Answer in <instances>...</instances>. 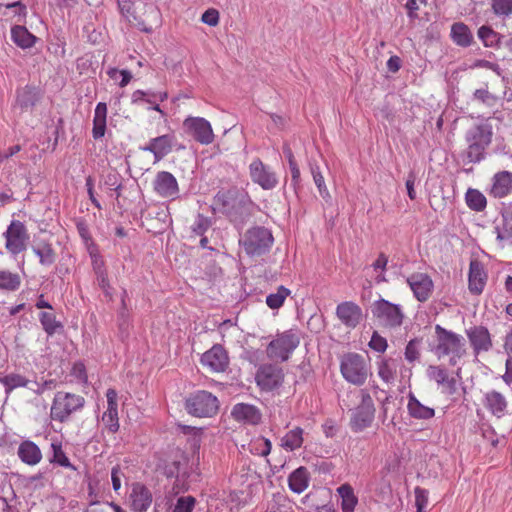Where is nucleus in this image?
I'll return each instance as SVG.
<instances>
[{
    "mask_svg": "<svg viewBox=\"0 0 512 512\" xmlns=\"http://www.w3.org/2000/svg\"><path fill=\"white\" fill-rule=\"evenodd\" d=\"M6 239V249L13 255H17L26 250L29 235L25 226H8L4 233Z\"/></svg>",
    "mask_w": 512,
    "mask_h": 512,
    "instance_id": "obj_13",
    "label": "nucleus"
},
{
    "mask_svg": "<svg viewBox=\"0 0 512 512\" xmlns=\"http://www.w3.org/2000/svg\"><path fill=\"white\" fill-rule=\"evenodd\" d=\"M467 206L474 211L480 212L486 208L487 199L478 189L469 188L465 194Z\"/></svg>",
    "mask_w": 512,
    "mask_h": 512,
    "instance_id": "obj_39",
    "label": "nucleus"
},
{
    "mask_svg": "<svg viewBox=\"0 0 512 512\" xmlns=\"http://www.w3.org/2000/svg\"><path fill=\"white\" fill-rule=\"evenodd\" d=\"M336 316L347 328H356L363 319L361 307L353 301H344L337 305Z\"/></svg>",
    "mask_w": 512,
    "mask_h": 512,
    "instance_id": "obj_11",
    "label": "nucleus"
},
{
    "mask_svg": "<svg viewBox=\"0 0 512 512\" xmlns=\"http://www.w3.org/2000/svg\"><path fill=\"white\" fill-rule=\"evenodd\" d=\"M473 99L477 100L487 106H493L497 97L488 91V88L476 89L473 93Z\"/></svg>",
    "mask_w": 512,
    "mask_h": 512,
    "instance_id": "obj_47",
    "label": "nucleus"
},
{
    "mask_svg": "<svg viewBox=\"0 0 512 512\" xmlns=\"http://www.w3.org/2000/svg\"><path fill=\"white\" fill-rule=\"evenodd\" d=\"M21 278L18 273L9 270L0 269V290L14 292L19 289Z\"/></svg>",
    "mask_w": 512,
    "mask_h": 512,
    "instance_id": "obj_36",
    "label": "nucleus"
},
{
    "mask_svg": "<svg viewBox=\"0 0 512 512\" xmlns=\"http://www.w3.org/2000/svg\"><path fill=\"white\" fill-rule=\"evenodd\" d=\"M485 405L493 414L499 416L505 411L507 402L502 394L491 391L485 396Z\"/></svg>",
    "mask_w": 512,
    "mask_h": 512,
    "instance_id": "obj_37",
    "label": "nucleus"
},
{
    "mask_svg": "<svg viewBox=\"0 0 512 512\" xmlns=\"http://www.w3.org/2000/svg\"><path fill=\"white\" fill-rule=\"evenodd\" d=\"M232 417L245 425L256 424V407L251 404L237 403L231 411Z\"/></svg>",
    "mask_w": 512,
    "mask_h": 512,
    "instance_id": "obj_28",
    "label": "nucleus"
},
{
    "mask_svg": "<svg viewBox=\"0 0 512 512\" xmlns=\"http://www.w3.org/2000/svg\"><path fill=\"white\" fill-rule=\"evenodd\" d=\"M290 173H291V185L296 190L299 187L300 182H301V173H300L299 167H297L296 169H290Z\"/></svg>",
    "mask_w": 512,
    "mask_h": 512,
    "instance_id": "obj_64",
    "label": "nucleus"
},
{
    "mask_svg": "<svg viewBox=\"0 0 512 512\" xmlns=\"http://www.w3.org/2000/svg\"><path fill=\"white\" fill-rule=\"evenodd\" d=\"M304 431L300 427L289 430L281 439V446L287 451L299 449L304 441Z\"/></svg>",
    "mask_w": 512,
    "mask_h": 512,
    "instance_id": "obj_33",
    "label": "nucleus"
},
{
    "mask_svg": "<svg viewBox=\"0 0 512 512\" xmlns=\"http://www.w3.org/2000/svg\"><path fill=\"white\" fill-rule=\"evenodd\" d=\"M487 280V274L483 268V265L477 261L472 260L469 265V290L473 294H481Z\"/></svg>",
    "mask_w": 512,
    "mask_h": 512,
    "instance_id": "obj_22",
    "label": "nucleus"
},
{
    "mask_svg": "<svg viewBox=\"0 0 512 512\" xmlns=\"http://www.w3.org/2000/svg\"><path fill=\"white\" fill-rule=\"evenodd\" d=\"M278 183L276 174L260 160H258V185L263 189H272Z\"/></svg>",
    "mask_w": 512,
    "mask_h": 512,
    "instance_id": "obj_38",
    "label": "nucleus"
},
{
    "mask_svg": "<svg viewBox=\"0 0 512 512\" xmlns=\"http://www.w3.org/2000/svg\"><path fill=\"white\" fill-rule=\"evenodd\" d=\"M466 335L473 348L475 355L487 352L492 347L491 335L484 326H474L466 331Z\"/></svg>",
    "mask_w": 512,
    "mask_h": 512,
    "instance_id": "obj_16",
    "label": "nucleus"
},
{
    "mask_svg": "<svg viewBox=\"0 0 512 512\" xmlns=\"http://www.w3.org/2000/svg\"><path fill=\"white\" fill-rule=\"evenodd\" d=\"M450 36L452 41L460 47H469L474 41L470 28L463 22L452 24Z\"/></svg>",
    "mask_w": 512,
    "mask_h": 512,
    "instance_id": "obj_27",
    "label": "nucleus"
},
{
    "mask_svg": "<svg viewBox=\"0 0 512 512\" xmlns=\"http://www.w3.org/2000/svg\"><path fill=\"white\" fill-rule=\"evenodd\" d=\"M387 69L392 72V73H396L399 71V69L401 68V59L399 56L397 55H393L391 56L388 60H387Z\"/></svg>",
    "mask_w": 512,
    "mask_h": 512,
    "instance_id": "obj_58",
    "label": "nucleus"
},
{
    "mask_svg": "<svg viewBox=\"0 0 512 512\" xmlns=\"http://www.w3.org/2000/svg\"><path fill=\"white\" fill-rule=\"evenodd\" d=\"M107 75L112 80H116V76H120L121 80L118 83L120 87L127 86L132 79V75L128 70H118L114 67H111L107 70Z\"/></svg>",
    "mask_w": 512,
    "mask_h": 512,
    "instance_id": "obj_49",
    "label": "nucleus"
},
{
    "mask_svg": "<svg viewBox=\"0 0 512 512\" xmlns=\"http://www.w3.org/2000/svg\"><path fill=\"white\" fill-rule=\"evenodd\" d=\"M220 14L215 8L207 9L201 16V21L211 27H215L219 24Z\"/></svg>",
    "mask_w": 512,
    "mask_h": 512,
    "instance_id": "obj_52",
    "label": "nucleus"
},
{
    "mask_svg": "<svg viewBox=\"0 0 512 512\" xmlns=\"http://www.w3.org/2000/svg\"><path fill=\"white\" fill-rule=\"evenodd\" d=\"M11 39L21 49H29L35 45L37 37L25 26L15 25L11 28Z\"/></svg>",
    "mask_w": 512,
    "mask_h": 512,
    "instance_id": "obj_29",
    "label": "nucleus"
},
{
    "mask_svg": "<svg viewBox=\"0 0 512 512\" xmlns=\"http://www.w3.org/2000/svg\"><path fill=\"white\" fill-rule=\"evenodd\" d=\"M33 252L39 257L42 265L49 266L55 261V254L51 246L45 242H36L32 247Z\"/></svg>",
    "mask_w": 512,
    "mask_h": 512,
    "instance_id": "obj_40",
    "label": "nucleus"
},
{
    "mask_svg": "<svg viewBox=\"0 0 512 512\" xmlns=\"http://www.w3.org/2000/svg\"><path fill=\"white\" fill-rule=\"evenodd\" d=\"M478 38L485 47L499 48L504 36L494 31L490 26L483 25L478 29Z\"/></svg>",
    "mask_w": 512,
    "mask_h": 512,
    "instance_id": "obj_32",
    "label": "nucleus"
},
{
    "mask_svg": "<svg viewBox=\"0 0 512 512\" xmlns=\"http://www.w3.org/2000/svg\"><path fill=\"white\" fill-rule=\"evenodd\" d=\"M273 244V236L266 228H258V254Z\"/></svg>",
    "mask_w": 512,
    "mask_h": 512,
    "instance_id": "obj_51",
    "label": "nucleus"
},
{
    "mask_svg": "<svg viewBox=\"0 0 512 512\" xmlns=\"http://www.w3.org/2000/svg\"><path fill=\"white\" fill-rule=\"evenodd\" d=\"M414 494H415V506L417 508V512H424V509L426 508V506L428 504V496H429L428 490L421 488V487H416L414 489Z\"/></svg>",
    "mask_w": 512,
    "mask_h": 512,
    "instance_id": "obj_50",
    "label": "nucleus"
},
{
    "mask_svg": "<svg viewBox=\"0 0 512 512\" xmlns=\"http://www.w3.org/2000/svg\"><path fill=\"white\" fill-rule=\"evenodd\" d=\"M31 384H33L34 387L30 386L29 389L32 390L35 394L41 395L45 392L46 389H48L50 387V385L52 384V381L51 380L44 381L43 383L31 381Z\"/></svg>",
    "mask_w": 512,
    "mask_h": 512,
    "instance_id": "obj_61",
    "label": "nucleus"
},
{
    "mask_svg": "<svg viewBox=\"0 0 512 512\" xmlns=\"http://www.w3.org/2000/svg\"><path fill=\"white\" fill-rule=\"evenodd\" d=\"M407 411L410 417L418 420H429L435 416L434 408L422 404L412 392L408 394Z\"/></svg>",
    "mask_w": 512,
    "mask_h": 512,
    "instance_id": "obj_23",
    "label": "nucleus"
},
{
    "mask_svg": "<svg viewBox=\"0 0 512 512\" xmlns=\"http://www.w3.org/2000/svg\"><path fill=\"white\" fill-rule=\"evenodd\" d=\"M387 340L378 334V332H374L372 334L371 340L369 342V347L372 350L377 352H384L387 348Z\"/></svg>",
    "mask_w": 512,
    "mask_h": 512,
    "instance_id": "obj_53",
    "label": "nucleus"
},
{
    "mask_svg": "<svg viewBox=\"0 0 512 512\" xmlns=\"http://www.w3.org/2000/svg\"><path fill=\"white\" fill-rule=\"evenodd\" d=\"M84 404L85 399L82 396L59 391L54 396L50 417L63 423L69 419L72 413L81 410Z\"/></svg>",
    "mask_w": 512,
    "mask_h": 512,
    "instance_id": "obj_7",
    "label": "nucleus"
},
{
    "mask_svg": "<svg viewBox=\"0 0 512 512\" xmlns=\"http://www.w3.org/2000/svg\"><path fill=\"white\" fill-rule=\"evenodd\" d=\"M51 447L53 450V457L51 462L71 470H76L75 466L70 462L69 458L63 451L61 444L52 443Z\"/></svg>",
    "mask_w": 512,
    "mask_h": 512,
    "instance_id": "obj_43",
    "label": "nucleus"
},
{
    "mask_svg": "<svg viewBox=\"0 0 512 512\" xmlns=\"http://www.w3.org/2000/svg\"><path fill=\"white\" fill-rule=\"evenodd\" d=\"M0 383L4 386L5 392L9 395L16 388H29L31 381L18 373H10L0 378Z\"/></svg>",
    "mask_w": 512,
    "mask_h": 512,
    "instance_id": "obj_34",
    "label": "nucleus"
},
{
    "mask_svg": "<svg viewBox=\"0 0 512 512\" xmlns=\"http://www.w3.org/2000/svg\"><path fill=\"white\" fill-rule=\"evenodd\" d=\"M428 376L441 386L442 391L448 394H454L457 390V381L450 376L448 371L441 366H429Z\"/></svg>",
    "mask_w": 512,
    "mask_h": 512,
    "instance_id": "obj_21",
    "label": "nucleus"
},
{
    "mask_svg": "<svg viewBox=\"0 0 512 512\" xmlns=\"http://www.w3.org/2000/svg\"><path fill=\"white\" fill-rule=\"evenodd\" d=\"M437 344L435 354L439 359L447 358L450 366L463 364L468 356L466 341L463 336L436 325Z\"/></svg>",
    "mask_w": 512,
    "mask_h": 512,
    "instance_id": "obj_1",
    "label": "nucleus"
},
{
    "mask_svg": "<svg viewBox=\"0 0 512 512\" xmlns=\"http://www.w3.org/2000/svg\"><path fill=\"white\" fill-rule=\"evenodd\" d=\"M219 400L211 392L197 390L190 393L185 399V409L188 414L195 417H213L219 410Z\"/></svg>",
    "mask_w": 512,
    "mask_h": 512,
    "instance_id": "obj_6",
    "label": "nucleus"
},
{
    "mask_svg": "<svg viewBox=\"0 0 512 512\" xmlns=\"http://www.w3.org/2000/svg\"><path fill=\"white\" fill-rule=\"evenodd\" d=\"M254 228L249 229L245 237L239 241L246 254L251 256L256 253V242L253 240V237L256 235Z\"/></svg>",
    "mask_w": 512,
    "mask_h": 512,
    "instance_id": "obj_46",
    "label": "nucleus"
},
{
    "mask_svg": "<svg viewBox=\"0 0 512 512\" xmlns=\"http://www.w3.org/2000/svg\"><path fill=\"white\" fill-rule=\"evenodd\" d=\"M414 185H415V175L413 173H410L405 182V186L407 189L408 196L411 200H414L416 198V191L414 189Z\"/></svg>",
    "mask_w": 512,
    "mask_h": 512,
    "instance_id": "obj_60",
    "label": "nucleus"
},
{
    "mask_svg": "<svg viewBox=\"0 0 512 512\" xmlns=\"http://www.w3.org/2000/svg\"><path fill=\"white\" fill-rule=\"evenodd\" d=\"M419 356V352L415 346V344L410 341L407 346H406V349H405V357L408 361L412 362L414 360H416Z\"/></svg>",
    "mask_w": 512,
    "mask_h": 512,
    "instance_id": "obj_59",
    "label": "nucleus"
},
{
    "mask_svg": "<svg viewBox=\"0 0 512 512\" xmlns=\"http://www.w3.org/2000/svg\"><path fill=\"white\" fill-rule=\"evenodd\" d=\"M418 1L417 0H407L406 4H405V7L406 9L408 10V17L410 19H415L417 18V11L419 9V6H418Z\"/></svg>",
    "mask_w": 512,
    "mask_h": 512,
    "instance_id": "obj_62",
    "label": "nucleus"
},
{
    "mask_svg": "<svg viewBox=\"0 0 512 512\" xmlns=\"http://www.w3.org/2000/svg\"><path fill=\"white\" fill-rule=\"evenodd\" d=\"M196 504L193 496H181L176 500L172 512H192Z\"/></svg>",
    "mask_w": 512,
    "mask_h": 512,
    "instance_id": "obj_45",
    "label": "nucleus"
},
{
    "mask_svg": "<svg viewBox=\"0 0 512 512\" xmlns=\"http://www.w3.org/2000/svg\"><path fill=\"white\" fill-rule=\"evenodd\" d=\"M107 409L102 415V422L111 433L119 430L117 392L115 389H108L106 392Z\"/></svg>",
    "mask_w": 512,
    "mask_h": 512,
    "instance_id": "obj_17",
    "label": "nucleus"
},
{
    "mask_svg": "<svg viewBox=\"0 0 512 512\" xmlns=\"http://www.w3.org/2000/svg\"><path fill=\"white\" fill-rule=\"evenodd\" d=\"M371 311L378 324L385 328L395 329L403 323L404 313L401 306L388 300L379 299L375 301Z\"/></svg>",
    "mask_w": 512,
    "mask_h": 512,
    "instance_id": "obj_8",
    "label": "nucleus"
},
{
    "mask_svg": "<svg viewBox=\"0 0 512 512\" xmlns=\"http://www.w3.org/2000/svg\"><path fill=\"white\" fill-rule=\"evenodd\" d=\"M396 370L397 363L393 359H382L378 363V376L386 383L394 379Z\"/></svg>",
    "mask_w": 512,
    "mask_h": 512,
    "instance_id": "obj_41",
    "label": "nucleus"
},
{
    "mask_svg": "<svg viewBox=\"0 0 512 512\" xmlns=\"http://www.w3.org/2000/svg\"><path fill=\"white\" fill-rule=\"evenodd\" d=\"M175 140L173 134L161 135L151 139L143 149L153 153L156 160H161L172 151Z\"/></svg>",
    "mask_w": 512,
    "mask_h": 512,
    "instance_id": "obj_20",
    "label": "nucleus"
},
{
    "mask_svg": "<svg viewBox=\"0 0 512 512\" xmlns=\"http://www.w3.org/2000/svg\"><path fill=\"white\" fill-rule=\"evenodd\" d=\"M359 404L352 410L349 427L354 433H361L370 428L375 420L376 408L367 390L359 391Z\"/></svg>",
    "mask_w": 512,
    "mask_h": 512,
    "instance_id": "obj_4",
    "label": "nucleus"
},
{
    "mask_svg": "<svg viewBox=\"0 0 512 512\" xmlns=\"http://www.w3.org/2000/svg\"><path fill=\"white\" fill-rule=\"evenodd\" d=\"M310 483V472L304 466L295 469L288 476V486L290 490L296 494L304 492Z\"/></svg>",
    "mask_w": 512,
    "mask_h": 512,
    "instance_id": "obj_24",
    "label": "nucleus"
},
{
    "mask_svg": "<svg viewBox=\"0 0 512 512\" xmlns=\"http://www.w3.org/2000/svg\"><path fill=\"white\" fill-rule=\"evenodd\" d=\"M18 456L27 465H37L42 459L40 448L32 441H23L18 447Z\"/></svg>",
    "mask_w": 512,
    "mask_h": 512,
    "instance_id": "obj_26",
    "label": "nucleus"
},
{
    "mask_svg": "<svg viewBox=\"0 0 512 512\" xmlns=\"http://www.w3.org/2000/svg\"><path fill=\"white\" fill-rule=\"evenodd\" d=\"M185 133L195 141L208 145L214 141V133L209 121L202 117H188L183 121Z\"/></svg>",
    "mask_w": 512,
    "mask_h": 512,
    "instance_id": "obj_9",
    "label": "nucleus"
},
{
    "mask_svg": "<svg viewBox=\"0 0 512 512\" xmlns=\"http://www.w3.org/2000/svg\"><path fill=\"white\" fill-rule=\"evenodd\" d=\"M283 381V372L280 367L273 364L263 365L258 371V386L262 390H273Z\"/></svg>",
    "mask_w": 512,
    "mask_h": 512,
    "instance_id": "obj_15",
    "label": "nucleus"
},
{
    "mask_svg": "<svg viewBox=\"0 0 512 512\" xmlns=\"http://www.w3.org/2000/svg\"><path fill=\"white\" fill-rule=\"evenodd\" d=\"M492 136V126L488 123L473 125L466 131V157L469 163H480L486 158V149L492 142Z\"/></svg>",
    "mask_w": 512,
    "mask_h": 512,
    "instance_id": "obj_2",
    "label": "nucleus"
},
{
    "mask_svg": "<svg viewBox=\"0 0 512 512\" xmlns=\"http://www.w3.org/2000/svg\"><path fill=\"white\" fill-rule=\"evenodd\" d=\"M299 334L293 330H285L278 333L266 347V355L273 361L284 362L292 355L293 351L299 346Z\"/></svg>",
    "mask_w": 512,
    "mask_h": 512,
    "instance_id": "obj_5",
    "label": "nucleus"
},
{
    "mask_svg": "<svg viewBox=\"0 0 512 512\" xmlns=\"http://www.w3.org/2000/svg\"><path fill=\"white\" fill-rule=\"evenodd\" d=\"M200 362L210 372L221 373L228 368L229 357L226 350L221 345L216 344L202 354Z\"/></svg>",
    "mask_w": 512,
    "mask_h": 512,
    "instance_id": "obj_10",
    "label": "nucleus"
},
{
    "mask_svg": "<svg viewBox=\"0 0 512 512\" xmlns=\"http://www.w3.org/2000/svg\"><path fill=\"white\" fill-rule=\"evenodd\" d=\"M490 195L494 198H504L512 192V172L499 171L491 180Z\"/></svg>",
    "mask_w": 512,
    "mask_h": 512,
    "instance_id": "obj_19",
    "label": "nucleus"
},
{
    "mask_svg": "<svg viewBox=\"0 0 512 512\" xmlns=\"http://www.w3.org/2000/svg\"><path fill=\"white\" fill-rule=\"evenodd\" d=\"M491 8L498 17H509L512 15V0H492Z\"/></svg>",
    "mask_w": 512,
    "mask_h": 512,
    "instance_id": "obj_44",
    "label": "nucleus"
},
{
    "mask_svg": "<svg viewBox=\"0 0 512 512\" xmlns=\"http://www.w3.org/2000/svg\"><path fill=\"white\" fill-rule=\"evenodd\" d=\"M122 479H126L124 472L120 466H115L111 470L112 487L115 492H118L122 485Z\"/></svg>",
    "mask_w": 512,
    "mask_h": 512,
    "instance_id": "obj_54",
    "label": "nucleus"
},
{
    "mask_svg": "<svg viewBox=\"0 0 512 512\" xmlns=\"http://www.w3.org/2000/svg\"><path fill=\"white\" fill-rule=\"evenodd\" d=\"M340 372L348 383L356 386H362L371 374L368 360L355 352H348L341 356Z\"/></svg>",
    "mask_w": 512,
    "mask_h": 512,
    "instance_id": "obj_3",
    "label": "nucleus"
},
{
    "mask_svg": "<svg viewBox=\"0 0 512 512\" xmlns=\"http://www.w3.org/2000/svg\"><path fill=\"white\" fill-rule=\"evenodd\" d=\"M337 493L341 497L342 512H354L358 503V498L354 493V489L348 483L342 484L337 488Z\"/></svg>",
    "mask_w": 512,
    "mask_h": 512,
    "instance_id": "obj_31",
    "label": "nucleus"
},
{
    "mask_svg": "<svg viewBox=\"0 0 512 512\" xmlns=\"http://www.w3.org/2000/svg\"><path fill=\"white\" fill-rule=\"evenodd\" d=\"M154 191L163 198L175 199L179 194L176 178L167 171L158 172L153 181Z\"/></svg>",
    "mask_w": 512,
    "mask_h": 512,
    "instance_id": "obj_14",
    "label": "nucleus"
},
{
    "mask_svg": "<svg viewBox=\"0 0 512 512\" xmlns=\"http://www.w3.org/2000/svg\"><path fill=\"white\" fill-rule=\"evenodd\" d=\"M217 201L222 202V211L230 217V221H236L232 217L242 215L245 210L242 200L237 199L231 192L219 195Z\"/></svg>",
    "mask_w": 512,
    "mask_h": 512,
    "instance_id": "obj_25",
    "label": "nucleus"
},
{
    "mask_svg": "<svg viewBox=\"0 0 512 512\" xmlns=\"http://www.w3.org/2000/svg\"><path fill=\"white\" fill-rule=\"evenodd\" d=\"M407 283L420 302L427 301L433 292V281L426 273H413L407 278Z\"/></svg>",
    "mask_w": 512,
    "mask_h": 512,
    "instance_id": "obj_12",
    "label": "nucleus"
},
{
    "mask_svg": "<svg viewBox=\"0 0 512 512\" xmlns=\"http://www.w3.org/2000/svg\"><path fill=\"white\" fill-rule=\"evenodd\" d=\"M151 491L141 483H134L130 493L131 509L133 512H146L152 503Z\"/></svg>",
    "mask_w": 512,
    "mask_h": 512,
    "instance_id": "obj_18",
    "label": "nucleus"
},
{
    "mask_svg": "<svg viewBox=\"0 0 512 512\" xmlns=\"http://www.w3.org/2000/svg\"><path fill=\"white\" fill-rule=\"evenodd\" d=\"M190 477L186 471H180L176 475L175 482L172 487V493L177 495L181 492H185L189 489V484L186 482V478Z\"/></svg>",
    "mask_w": 512,
    "mask_h": 512,
    "instance_id": "obj_48",
    "label": "nucleus"
},
{
    "mask_svg": "<svg viewBox=\"0 0 512 512\" xmlns=\"http://www.w3.org/2000/svg\"><path fill=\"white\" fill-rule=\"evenodd\" d=\"M388 259L384 254H380L378 258L373 262L372 267L374 270L384 271L386 269Z\"/></svg>",
    "mask_w": 512,
    "mask_h": 512,
    "instance_id": "obj_63",
    "label": "nucleus"
},
{
    "mask_svg": "<svg viewBox=\"0 0 512 512\" xmlns=\"http://www.w3.org/2000/svg\"><path fill=\"white\" fill-rule=\"evenodd\" d=\"M313 180H314V183H315V185H316V187H317L321 197L323 199H325V200L330 199L331 195H330L329 190H328V188L326 186L324 177L323 176H319V177H317V178H315Z\"/></svg>",
    "mask_w": 512,
    "mask_h": 512,
    "instance_id": "obj_56",
    "label": "nucleus"
},
{
    "mask_svg": "<svg viewBox=\"0 0 512 512\" xmlns=\"http://www.w3.org/2000/svg\"><path fill=\"white\" fill-rule=\"evenodd\" d=\"M151 96L150 93L145 92L143 90H136L132 93L131 100L132 103L137 104L140 102L153 103V101L149 98Z\"/></svg>",
    "mask_w": 512,
    "mask_h": 512,
    "instance_id": "obj_57",
    "label": "nucleus"
},
{
    "mask_svg": "<svg viewBox=\"0 0 512 512\" xmlns=\"http://www.w3.org/2000/svg\"><path fill=\"white\" fill-rule=\"evenodd\" d=\"M265 117H269L270 120H271V123L268 124L267 128L269 131L271 132H275L277 130H280L284 127V119L283 117L277 115V114H267L265 113L264 115H261L260 116V119L261 121H263V118Z\"/></svg>",
    "mask_w": 512,
    "mask_h": 512,
    "instance_id": "obj_55",
    "label": "nucleus"
},
{
    "mask_svg": "<svg viewBox=\"0 0 512 512\" xmlns=\"http://www.w3.org/2000/svg\"><path fill=\"white\" fill-rule=\"evenodd\" d=\"M39 321L42 325L43 330L49 335H54L58 329L62 328L59 321L56 320V316L51 312H41L39 314Z\"/></svg>",
    "mask_w": 512,
    "mask_h": 512,
    "instance_id": "obj_42",
    "label": "nucleus"
},
{
    "mask_svg": "<svg viewBox=\"0 0 512 512\" xmlns=\"http://www.w3.org/2000/svg\"><path fill=\"white\" fill-rule=\"evenodd\" d=\"M107 105L99 102L94 111L92 136L94 139H100L106 132Z\"/></svg>",
    "mask_w": 512,
    "mask_h": 512,
    "instance_id": "obj_30",
    "label": "nucleus"
},
{
    "mask_svg": "<svg viewBox=\"0 0 512 512\" xmlns=\"http://www.w3.org/2000/svg\"><path fill=\"white\" fill-rule=\"evenodd\" d=\"M290 295H291V290L283 285H280L277 287L276 291L271 292L270 294L267 295L266 301H265L266 305L271 310H278L284 305L286 299Z\"/></svg>",
    "mask_w": 512,
    "mask_h": 512,
    "instance_id": "obj_35",
    "label": "nucleus"
}]
</instances>
